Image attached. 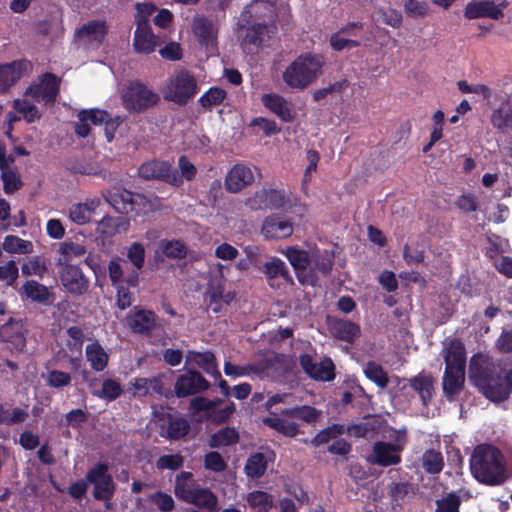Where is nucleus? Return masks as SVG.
I'll use <instances>...</instances> for the list:
<instances>
[{
    "instance_id": "4d7b16f0",
    "label": "nucleus",
    "mask_w": 512,
    "mask_h": 512,
    "mask_svg": "<svg viewBox=\"0 0 512 512\" xmlns=\"http://www.w3.org/2000/svg\"><path fill=\"white\" fill-rule=\"evenodd\" d=\"M412 485L408 481L392 482L388 485V495L392 502L399 504L410 493Z\"/></svg>"
},
{
    "instance_id": "473e14b6",
    "label": "nucleus",
    "mask_w": 512,
    "mask_h": 512,
    "mask_svg": "<svg viewBox=\"0 0 512 512\" xmlns=\"http://www.w3.org/2000/svg\"><path fill=\"white\" fill-rule=\"evenodd\" d=\"M186 361L196 363L208 374L214 375L215 377L221 376L217 368L216 358L214 354L210 351H206L203 353L189 351L186 355Z\"/></svg>"
},
{
    "instance_id": "423d86ee",
    "label": "nucleus",
    "mask_w": 512,
    "mask_h": 512,
    "mask_svg": "<svg viewBox=\"0 0 512 512\" xmlns=\"http://www.w3.org/2000/svg\"><path fill=\"white\" fill-rule=\"evenodd\" d=\"M290 264L295 270L298 281L302 285L315 286L318 282V276L311 266L310 255L304 250L294 247L287 248L285 252Z\"/></svg>"
},
{
    "instance_id": "72a5a7b5",
    "label": "nucleus",
    "mask_w": 512,
    "mask_h": 512,
    "mask_svg": "<svg viewBox=\"0 0 512 512\" xmlns=\"http://www.w3.org/2000/svg\"><path fill=\"white\" fill-rule=\"evenodd\" d=\"M128 228L129 220L124 217L106 216L97 224V232L108 237L125 232Z\"/></svg>"
},
{
    "instance_id": "4c0bfd02",
    "label": "nucleus",
    "mask_w": 512,
    "mask_h": 512,
    "mask_svg": "<svg viewBox=\"0 0 512 512\" xmlns=\"http://www.w3.org/2000/svg\"><path fill=\"white\" fill-rule=\"evenodd\" d=\"M311 266L310 268L320 271L324 275H328L333 267L334 253L330 250H316L310 255Z\"/></svg>"
},
{
    "instance_id": "a878e982",
    "label": "nucleus",
    "mask_w": 512,
    "mask_h": 512,
    "mask_svg": "<svg viewBox=\"0 0 512 512\" xmlns=\"http://www.w3.org/2000/svg\"><path fill=\"white\" fill-rule=\"evenodd\" d=\"M262 103L281 120L285 122L294 120L295 114L290 104L282 96L278 94H264L262 96Z\"/></svg>"
},
{
    "instance_id": "e2e57ef3",
    "label": "nucleus",
    "mask_w": 512,
    "mask_h": 512,
    "mask_svg": "<svg viewBox=\"0 0 512 512\" xmlns=\"http://www.w3.org/2000/svg\"><path fill=\"white\" fill-rule=\"evenodd\" d=\"M204 466L213 472H222L226 469L227 464L217 451L212 450L205 455Z\"/></svg>"
},
{
    "instance_id": "4be33fe9",
    "label": "nucleus",
    "mask_w": 512,
    "mask_h": 512,
    "mask_svg": "<svg viewBox=\"0 0 512 512\" xmlns=\"http://www.w3.org/2000/svg\"><path fill=\"white\" fill-rule=\"evenodd\" d=\"M465 369L445 367L442 389L448 400H453L464 388Z\"/></svg>"
},
{
    "instance_id": "a211bd4d",
    "label": "nucleus",
    "mask_w": 512,
    "mask_h": 512,
    "mask_svg": "<svg viewBox=\"0 0 512 512\" xmlns=\"http://www.w3.org/2000/svg\"><path fill=\"white\" fill-rule=\"evenodd\" d=\"M275 27L263 24H254L250 27L243 25L239 26V35L242 39V45L246 46H260L271 38L274 33Z\"/></svg>"
},
{
    "instance_id": "2eb2a0df",
    "label": "nucleus",
    "mask_w": 512,
    "mask_h": 512,
    "mask_svg": "<svg viewBox=\"0 0 512 512\" xmlns=\"http://www.w3.org/2000/svg\"><path fill=\"white\" fill-rule=\"evenodd\" d=\"M0 338L11 352H22L26 345L23 326L19 322L8 321L0 328Z\"/></svg>"
},
{
    "instance_id": "e433bc0d",
    "label": "nucleus",
    "mask_w": 512,
    "mask_h": 512,
    "mask_svg": "<svg viewBox=\"0 0 512 512\" xmlns=\"http://www.w3.org/2000/svg\"><path fill=\"white\" fill-rule=\"evenodd\" d=\"M247 503L253 512H269L274 506V498L271 494L254 490L247 495Z\"/></svg>"
},
{
    "instance_id": "c03bdc74",
    "label": "nucleus",
    "mask_w": 512,
    "mask_h": 512,
    "mask_svg": "<svg viewBox=\"0 0 512 512\" xmlns=\"http://www.w3.org/2000/svg\"><path fill=\"white\" fill-rule=\"evenodd\" d=\"M193 32L201 42H209L216 37L213 23L204 17H196L193 21Z\"/></svg>"
},
{
    "instance_id": "ddd939ff",
    "label": "nucleus",
    "mask_w": 512,
    "mask_h": 512,
    "mask_svg": "<svg viewBox=\"0 0 512 512\" xmlns=\"http://www.w3.org/2000/svg\"><path fill=\"white\" fill-rule=\"evenodd\" d=\"M60 278L64 288L72 295L80 296L88 290V280L75 265H62Z\"/></svg>"
},
{
    "instance_id": "f3484780",
    "label": "nucleus",
    "mask_w": 512,
    "mask_h": 512,
    "mask_svg": "<svg viewBox=\"0 0 512 512\" xmlns=\"http://www.w3.org/2000/svg\"><path fill=\"white\" fill-rule=\"evenodd\" d=\"M254 182V174L248 166L236 164L227 173L225 188L231 193H237Z\"/></svg>"
},
{
    "instance_id": "bf43d9fd",
    "label": "nucleus",
    "mask_w": 512,
    "mask_h": 512,
    "mask_svg": "<svg viewBox=\"0 0 512 512\" xmlns=\"http://www.w3.org/2000/svg\"><path fill=\"white\" fill-rule=\"evenodd\" d=\"M1 178L4 182V191L7 194L14 193L22 186L20 176L16 172L9 170L8 167L2 170Z\"/></svg>"
},
{
    "instance_id": "9d476101",
    "label": "nucleus",
    "mask_w": 512,
    "mask_h": 512,
    "mask_svg": "<svg viewBox=\"0 0 512 512\" xmlns=\"http://www.w3.org/2000/svg\"><path fill=\"white\" fill-rule=\"evenodd\" d=\"M286 201L284 192L263 188L248 199V204L254 210L280 209L285 206Z\"/></svg>"
},
{
    "instance_id": "7c9ffc66",
    "label": "nucleus",
    "mask_w": 512,
    "mask_h": 512,
    "mask_svg": "<svg viewBox=\"0 0 512 512\" xmlns=\"http://www.w3.org/2000/svg\"><path fill=\"white\" fill-rule=\"evenodd\" d=\"M186 502L210 512H216L218 499L210 489L198 486L193 490Z\"/></svg>"
},
{
    "instance_id": "5701e85b",
    "label": "nucleus",
    "mask_w": 512,
    "mask_h": 512,
    "mask_svg": "<svg viewBox=\"0 0 512 512\" xmlns=\"http://www.w3.org/2000/svg\"><path fill=\"white\" fill-rule=\"evenodd\" d=\"M217 403L202 397H196L191 400V406L198 411H205L213 418L215 422H225L235 411L233 403H230L223 409L216 410Z\"/></svg>"
},
{
    "instance_id": "0eeeda50",
    "label": "nucleus",
    "mask_w": 512,
    "mask_h": 512,
    "mask_svg": "<svg viewBox=\"0 0 512 512\" xmlns=\"http://www.w3.org/2000/svg\"><path fill=\"white\" fill-rule=\"evenodd\" d=\"M138 174L145 180L158 179L174 186H180L182 184L177 170L165 161H147L139 167Z\"/></svg>"
},
{
    "instance_id": "58836bf2",
    "label": "nucleus",
    "mask_w": 512,
    "mask_h": 512,
    "mask_svg": "<svg viewBox=\"0 0 512 512\" xmlns=\"http://www.w3.org/2000/svg\"><path fill=\"white\" fill-rule=\"evenodd\" d=\"M281 414L288 417L298 418L308 424H315L319 420L322 412L314 407L304 405L282 410Z\"/></svg>"
},
{
    "instance_id": "8fccbe9b",
    "label": "nucleus",
    "mask_w": 512,
    "mask_h": 512,
    "mask_svg": "<svg viewBox=\"0 0 512 512\" xmlns=\"http://www.w3.org/2000/svg\"><path fill=\"white\" fill-rule=\"evenodd\" d=\"M263 423L287 437H293L298 433V425L296 423L278 417L264 418Z\"/></svg>"
},
{
    "instance_id": "13d9d810",
    "label": "nucleus",
    "mask_w": 512,
    "mask_h": 512,
    "mask_svg": "<svg viewBox=\"0 0 512 512\" xmlns=\"http://www.w3.org/2000/svg\"><path fill=\"white\" fill-rule=\"evenodd\" d=\"M366 376L374 381L380 388H385L388 384V377L386 372L382 369L381 366L369 362L365 369Z\"/></svg>"
},
{
    "instance_id": "f704fd0d",
    "label": "nucleus",
    "mask_w": 512,
    "mask_h": 512,
    "mask_svg": "<svg viewBox=\"0 0 512 512\" xmlns=\"http://www.w3.org/2000/svg\"><path fill=\"white\" fill-rule=\"evenodd\" d=\"M198 486L191 472L182 471L176 476L174 493L177 498L186 502L193 490Z\"/></svg>"
},
{
    "instance_id": "f8f14e48",
    "label": "nucleus",
    "mask_w": 512,
    "mask_h": 512,
    "mask_svg": "<svg viewBox=\"0 0 512 512\" xmlns=\"http://www.w3.org/2000/svg\"><path fill=\"white\" fill-rule=\"evenodd\" d=\"M208 388L207 380L197 371L188 370L175 383V394L179 398L197 394Z\"/></svg>"
},
{
    "instance_id": "603ef678",
    "label": "nucleus",
    "mask_w": 512,
    "mask_h": 512,
    "mask_svg": "<svg viewBox=\"0 0 512 512\" xmlns=\"http://www.w3.org/2000/svg\"><path fill=\"white\" fill-rule=\"evenodd\" d=\"M190 429V425L187 420L183 418H172L168 415V427L166 430L167 436L170 439L178 440L184 437Z\"/></svg>"
},
{
    "instance_id": "6e6552de",
    "label": "nucleus",
    "mask_w": 512,
    "mask_h": 512,
    "mask_svg": "<svg viewBox=\"0 0 512 512\" xmlns=\"http://www.w3.org/2000/svg\"><path fill=\"white\" fill-rule=\"evenodd\" d=\"M135 24L136 29L133 41L135 52L142 54L152 53L157 46H160V37L152 32L150 23L142 16L135 17Z\"/></svg>"
},
{
    "instance_id": "37998d69",
    "label": "nucleus",
    "mask_w": 512,
    "mask_h": 512,
    "mask_svg": "<svg viewBox=\"0 0 512 512\" xmlns=\"http://www.w3.org/2000/svg\"><path fill=\"white\" fill-rule=\"evenodd\" d=\"M239 433L231 427H224L214 433L210 440V446L217 448L220 446H232L238 443Z\"/></svg>"
},
{
    "instance_id": "09e8293b",
    "label": "nucleus",
    "mask_w": 512,
    "mask_h": 512,
    "mask_svg": "<svg viewBox=\"0 0 512 512\" xmlns=\"http://www.w3.org/2000/svg\"><path fill=\"white\" fill-rule=\"evenodd\" d=\"M28 98L25 92L22 99L14 100L13 107L24 116L27 122L32 123L40 118V114L37 107Z\"/></svg>"
},
{
    "instance_id": "6e6d98bb",
    "label": "nucleus",
    "mask_w": 512,
    "mask_h": 512,
    "mask_svg": "<svg viewBox=\"0 0 512 512\" xmlns=\"http://www.w3.org/2000/svg\"><path fill=\"white\" fill-rule=\"evenodd\" d=\"M461 498L454 492L436 501L435 512H460Z\"/></svg>"
},
{
    "instance_id": "f03ea898",
    "label": "nucleus",
    "mask_w": 512,
    "mask_h": 512,
    "mask_svg": "<svg viewBox=\"0 0 512 512\" xmlns=\"http://www.w3.org/2000/svg\"><path fill=\"white\" fill-rule=\"evenodd\" d=\"M470 470L474 478L488 486H498L507 479V465L502 450H473Z\"/></svg>"
},
{
    "instance_id": "de8ad7c7",
    "label": "nucleus",
    "mask_w": 512,
    "mask_h": 512,
    "mask_svg": "<svg viewBox=\"0 0 512 512\" xmlns=\"http://www.w3.org/2000/svg\"><path fill=\"white\" fill-rule=\"evenodd\" d=\"M156 208L157 204L155 201L148 199L146 196L142 194L134 193L131 212H135L136 216L144 217L154 212Z\"/></svg>"
},
{
    "instance_id": "052dcab7",
    "label": "nucleus",
    "mask_w": 512,
    "mask_h": 512,
    "mask_svg": "<svg viewBox=\"0 0 512 512\" xmlns=\"http://www.w3.org/2000/svg\"><path fill=\"white\" fill-rule=\"evenodd\" d=\"M127 258L136 270H141L145 262V249L140 243H133L127 251Z\"/></svg>"
},
{
    "instance_id": "39448f33",
    "label": "nucleus",
    "mask_w": 512,
    "mask_h": 512,
    "mask_svg": "<svg viewBox=\"0 0 512 512\" xmlns=\"http://www.w3.org/2000/svg\"><path fill=\"white\" fill-rule=\"evenodd\" d=\"M86 480L94 487L93 497L95 500L110 501L113 498L115 484L106 463L99 462L91 467L86 473Z\"/></svg>"
},
{
    "instance_id": "69168bd1",
    "label": "nucleus",
    "mask_w": 512,
    "mask_h": 512,
    "mask_svg": "<svg viewBox=\"0 0 512 512\" xmlns=\"http://www.w3.org/2000/svg\"><path fill=\"white\" fill-rule=\"evenodd\" d=\"M406 14L413 18H421L427 15L428 6L419 0H407L404 4Z\"/></svg>"
},
{
    "instance_id": "7ed1b4c3",
    "label": "nucleus",
    "mask_w": 512,
    "mask_h": 512,
    "mask_svg": "<svg viewBox=\"0 0 512 512\" xmlns=\"http://www.w3.org/2000/svg\"><path fill=\"white\" fill-rule=\"evenodd\" d=\"M324 63L321 55L302 54L286 67L283 81L292 89L304 90L322 74Z\"/></svg>"
},
{
    "instance_id": "3c124183",
    "label": "nucleus",
    "mask_w": 512,
    "mask_h": 512,
    "mask_svg": "<svg viewBox=\"0 0 512 512\" xmlns=\"http://www.w3.org/2000/svg\"><path fill=\"white\" fill-rule=\"evenodd\" d=\"M160 248L163 254L171 259H182L187 255V247L180 240H162Z\"/></svg>"
},
{
    "instance_id": "2f4dec72",
    "label": "nucleus",
    "mask_w": 512,
    "mask_h": 512,
    "mask_svg": "<svg viewBox=\"0 0 512 512\" xmlns=\"http://www.w3.org/2000/svg\"><path fill=\"white\" fill-rule=\"evenodd\" d=\"M65 167L71 173L82 175H97L102 174L105 178L107 173L103 171L96 162H91L85 159L70 157L65 161Z\"/></svg>"
},
{
    "instance_id": "49530a36",
    "label": "nucleus",
    "mask_w": 512,
    "mask_h": 512,
    "mask_svg": "<svg viewBox=\"0 0 512 512\" xmlns=\"http://www.w3.org/2000/svg\"><path fill=\"white\" fill-rule=\"evenodd\" d=\"M86 357L91 363L92 368L96 371H102L108 362V355L97 343L90 344L86 347Z\"/></svg>"
},
{
    "instance_id": "774afa93",
    "label": "nucleus",
    "mask_w": 512,
    "mask_h": 512,
    "mask_svg": "<svg viewBox=\"0 0 512 512\" xmlns=\"http://www.w3.org/2000/svg\"><path fill=\"white\" fill-rule=\"evenodd\" d=\"M69 215L73 222L80 225L87 223L91 218L89 209L84 203L73 205L70 208Z\"/></svg>"
},
{
    "instance_id": "aec40b11",
    "label": "nucleus",
    "mask_w": 512,
    "mask_h": 512,
    "mask_svg": "<svg viewBox=\"0 0 512 512\" xmlns=\"http://www.w3.org/2000/svg\"><path fill=\"white\" fill-rule=\"evenodd\" d=\"M30 68L31 63L27 60H19L0 65V93L5 92L21 78L23 72Z\"/></svg>"
},
{
    "instance_id": "c756f323",
    "label": "nucleus",
    "mask_w": 512,
    "mask_h": 512,
    "mask_svg": "<svg viewBox=\"0 0 512 512\" xmlns=\"http://www.w3.org/2000/svg\"><path fill=\"white\" fill-rule=\"evenodd\" d=\"M107 118V113L102 110H83L78 114V122L75 123V133L80 137H86L90 132L89 123L102 124Z\"/></svg>"
},
{
    "instance_id": "cd10ccee",
    "label": "nucleus",
    "mask_w": 512,
    "mask_h": 512,
    "mask_svg": "<svg viewBox=\"0 0 512 512\" xmlns=\"http://www.w3.org/2000/svg\"><path fill=\"white\" fill-rule=\"evenodd\" d=\"M103 197L117 212L121 214L131 212L134 193L123 188H115L103 193Z\"/></svg>"
},
{
    "instance_id": "412c9836",
    "label": "nucleus",
    "mask_w": 512,
    "mask_h": 512,
    "mask_svg": "<svg viewBox=\"0 0 512 512\" xmlns=\"http://www.w3.org/2000/svg\"><path fill=\"white\" fill-rule=\"evenodd\" d=\"M261 232L266 238L283 239L292 234L293 226L290 221L272 215L264 219Z\"/></svg>"
},
{
    "instance_id": "a19ab883",
    "label": "nucleus",
    "mask_w": 512,
    "mask_h": 512,
    "mask_svg": "<svg viewBox=\"0 0 512 512\" xmlns=\"http://www.w3.org/2000/svg\"><path fill=\"white\" fill-rule=\"evenodd\" d=\"M263 273L269 280L281 276L286 282L293 284V278L289 274L285 263L278 258H272L270 261L265 262L263 264Z\"/></svg>"
},
{
    "instance_id": "a18cd8bd",
    "label": "nucleus",
    "mask_w": 512,
    "mask_h": 512,
    "mask_svg": "<svg viewBox=\"0 0 512 512\" xmlns=\"http://www.w3.org/2000/svg\"><path fill=\"white\" fill-rule=\"evenodd\" d=\"M422 467L428 474H438L444 467L440 450H425L422 456Z\"/></svg>"
},
{
    "instance_id": "6ab92c4d",
    "label": "nucleus",
    "mask_w": 512,
    "mask_h": 512,
    "mask_svg": "<svg viewBox=\"0 0 512 512\" xmlns=\"http://www.w3.org/2000/svg\"><path fill=\"white\" fill-rule=\"evenodd\" d=\"M126 322L134 333L148 334L156 325V316L150 310L135 307L133 313L126 317Z\"/></svg>"
},
{
    "instance_id": "bb28decb",
    "label": "nucleus",
    "mask_w": 512,
    "mask_h": 512,
    "mask_svg": "<svg viewBox=\"0 0 512 512\" xmlns=\"http://www.w3.org/2000/svg\"><path fill=\"white\" fill-rule=\"evenodd\" d=\"M22 293L31 301L50 306L54 302V294L43 284L37 281H27L22 286Z\"/></svg>"
},
{
    "instance_id": "1a4fd4ad",
    "label": "nucleus",
    "mask_w": 512,
    "mask_h": 512,
    "mask_svg": "<svg viewBox=\"0 0 512 512\" xmlns=\"http://www.w3.org/2000/svg\"><path fill=\"white\" fill-rule=\"evenodd\" d=\"M123 98L126 107L135 111L146 109L159 100L156 93L139 82L131 83Z\"/></svg>"
},
{
    "instance_id": "338daca9",
    "label": "nucleus",
    "mask_w": 512,
    "mask_h": 512,
    "mask_svg": "<svg viewBox=\"0 0 512 512\" xmlns=\"http://www.w3.org/2000/svg\"><path fill=\"white\" fill-rule=\"evenodd\" d=\"M30 245V242L22 240L16 236H7L3 242L4 250L11 253H27V248Z\"/></svg>"
},
{
    "instance_id": "4468645a",
    "label": "nucleus",
    "mask_w": 512,
    "mask_h": 512,
    "mask_svg": "<svg viewBox=\"0 0 512 512\" xmlns=\"http://www.w3.org/2000/svg\"><path fill=\"white\" fill-rule=\"evenodd\" d=\"M442 356L445 367L454 369L466 368V349L460 339H445L443 341Z\"/></svg>"
},
{
    "instance_id": "79ce46f5",
    "label": "nucleus",
    "mask_w": 512,
    "mask_h": 512,
    "mask_svg": "<svg viewBox=\"0 0 512 512\" xmlns=\"http://www.w3.org/2000/svg\"><path fill=\"white\" fill-rule=\"evenodd\" d=\"M267 469V460L262 453L251 455L245 464L244 470L249 478L257 479L264 475Z\"/></svg>"
},
{
    "instance_id": "c85d7f7f",
    "label": "nucleus",
    "mask_w": 512,
    "mask_h": 512,
    "mask_svg": "<svg viewBox=\"0 0 512 512\" xmlns=\"http://www.w3.org/2000/svg\"><path fill=\"white\" fill-rule=\"evenodd\" d=\"M329 328L334 337L350 343L360 335V327L356 323L345 319L331 320Z\"/></svg>"
},
{
    "instance_id": "ea45409f",
    "label": "nucleus",
    "mask_w": 512,
    "mask_h": 512,
    "mask_svg": "<svg viewBox=\"0 0 512 512\" xmlns=\"http://www.w3.org/2000/svg\"><path fill=\"white\" fill-rule=\"evenodd\" d=\"M401 450H373V454L367 458V461L373 465L388 467L397 465L401 462L399 454Z\"/></svg>"
},
{
    "instance_id": "393cba45",
    "label": "nucleus",
    "mask_w": 512,
    "mask_h": 512,
    "mask_svg": "<svg viewBox=\"0 0 512 512\" xmlns=\"http://www.w3.org/2000/svg\"><path fill=\"white\" fill-rule=\"evenodd\" d=\"M107 33V27L105 22L103 21H91L84 24L77 32L75 33V38L79 42H83L84 44H89L92 42H96L100 44L105 35Z\"/></svg>"
},
{
    "instance_id": "20e7f679",
    "label": "nucleus",
    "mask_w": 512,
    "mask_h": 512,
    "mask_svg": "<svg viewBox=\"0 0 512 512\" xmlns=\"http://www.w3.org/2000/svg\"><path fill=\"white\" fill-rule=\"evenodd\" d=\"M196 89L195 78L187 71H180L170 78L163 91V97L165 100L183 105L194 96Z\"/></svg>"
},
{
    "instance_id": "dca6fc26",
    "label": "nucleus",
    "mask_w": 512,
    "mask_h": 512,
    "mask_svg": "<svg viewBox=\"0 0 512 512\" xmlns=\"http://www.w3.org/2000/svg\"><path fill=\"white\" fill-rule=\"evenodd\" d=\"M57 93V79L51 73L45 74L43 80L40 83L31 85L26 89V97H30L35 101L43 100L47 103L54 102Z\"/></svg>"
},
{
    "instance_id": "0e129e2a",
    "label": "nucleus",
    "mask_w": 512,
    "mask_h": 512,
    "mask_svg": "<svg viewBox=\"0 0 512 512\" xmlns=\"http://www.w3.org/2000/svg\"><path fill=\"white\" fill-rule=\"evenodd\" d=\"M225 91L220 88H211L200 98V103L203 107L210 108L220 104L225 98Z\"/></svg>"
},
{
    "instance_id": "b1692460",
    "label": "nucleus",
    "mask_w": 512,
    "mask_h": 512,
    "mask_svg": "<svg viewBox=\"0 0 512 512\" xmlns=\"http://www.w3.org/2000/svg\"><path fill=\"white\" fill-rule=\"evenodd\" d=\"M464 14L468 19L489 17L498 20L503 17L502 9L493 1H473L466 6Z\"/></svg>"
},
{
    "instance_id": "f257e3e1",
    "label": "nucleus",
    "mask_w": 512,
    "mask_h": 512,
    "mask_svg": "<svg viewBox=\"0 0 512 512\" xmlns=\"http://www.w3.org/2000/svg\"><path fill=\"white\" fill-rule=\"evenodd\" d=\"M494 361L489 355L478 353L471 357L468 377L486 398L500 402L512 393V366Z\"/></svg>"
},
{
    "instance_id": "5fc2aeb1",
    "label": "nucleus",
    "mask_w": 512,
    "mask_h": 512,
    "mask_svg": "<svg viewBox=\"0 0 512 512\" xmlns=\"http://www.w3.org/2000/svg\"><path fill=\"white\" fill-rule=\"evenodd\" d=\"M345 432V426L342 424H333L321 430L312 440L315 446L327 444L330 440H334Z\"/></svg>"
},
{
    "instance_id": "864d4df0",
    "label": "nucleus",
    "mask_w": 512,
    "mask_h": 512,
    "mask_svg": "<svg viewBox=\"0 0 512 512\" xmlns=\"http://www.w3.org/2000/svg\"><path fill=\"white\" fill-rule=\"evenodd\" d=\"M59 252L63 255V258L58 260V264L66 265L70 264L69 261L72 257L83 256L86 253V248L83 245L66 241L60 244Z\"/></svg>"
},
{
    "instance_id": "680f3d73",
    "label": "nucleus",
    "mask_w": 512,
    "mask_h": 512,
    "mask_svg": "<svg viewBox=\"0 0 512 512\" xmlns=\"http://www.w3.org/2000/svg\"><path fill=\"white\" fill-rule=\"evenodd\" d=\"M183 462L184 458L180 454L163 455L157 460L156 467L159 470L174 471L182 467Z\"/></svg>"
},
{
    "instance_id": "9b49d317",
    "label": "nucleus",
    "mask_w": 512,
    "mask_h": 512,
    "mask_svg": "<svg viewBox=\"0 0 512 512\" xmlns=\"http://www.w3.org/2000/svg\"><path fill=\"white\" fill-rule=\"evenodd\" d=\"M300 365L315 380L330 381L335 377V367L329 358L314 361L310 355L305 354L300 356Z\"/></svg>"
},
{
    "instance_id": "c9c22d12",
    "label": "nucleus",
    "mask_w": 512,
    "mask_h": 512,
    "mask_svg": "<svg viewBox=\"0 0 512 512\" xmlns=\"http://www.w3.org/2000/svg\"><path fill=\"white\" fill-rule=\"evenodd\" d=\"M409 383L410 386L419 393L423 403L426 405L432 397L434 378L429 374L420 373L409 379Z\"/></svg>"
}]
</instances>
